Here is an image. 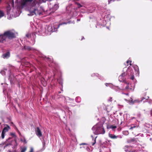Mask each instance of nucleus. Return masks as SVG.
Listing matches in <instances>:
<instances>
[{
  "instance_id": "obj_1",
  "label": "nucleus",
  "mask_w": 152,
  "mask_h": 152,
  "mask_svg": "<svg viewBox=\"0 0 152 152\" xmlns=\"http://www.w3.org/2000/svg\"><path fill=\"white\" fill-rule=\"evenodd\" d=\"M44 0H22L21 2V6L23 7L25 6L30 5L32 7L29 10V16L40 15L41 14V11L39 9V5L40 3Z\"/></svg>"
},
{
  "instance_id": "obj_2",
  "label": "nucleus",
  "mask_w": 152,
  "mask_h": 152,
  "mask_svg": "<svg viewBox=\"0 0 152 152\" xmlns=\"http://www.w3.org/2000/svg\"><path fill=\"white\" fill-rule=\"evenodd\" d=\"M15 33L11 30H9L5 31L3 34L0 35V43H4L7 41V39H11L15 38Z\"/></svg>"
},
{
  "instance_id": "obj_3",
  "label": "nucleus",
  "mask_w": 152,
  "mask_h": 152,
  "mask_svg": "<svg viewBox=\"0 0 152 152\" xmlns=\"http://www.w3.org/2000/svg\"><path fill=\"white\" fill-rule=\"evenodd\" d=\"M127 74L129 75V70H127L126 72H123L118 77V79L120 81L124 82L125 81V77Z\"/></svg>"
},
{
  "instance_id": "obj_4",
  "label": "nucleus",
  "mask_w": 152,
  "mask_h": 152,
  "mask_svg": "<svg viewBox=\"0 0 152 152\" xmlns=\"http://www.w3.org/2000/svg\"><path fill=\"white\" fill-rule=\"evenodd\" d=\"M105 133L104 128L102 127H98L95 132L96 134H104Z\"/></svg>"
},
{
  "instance_id": "obj_5",
  "label": "nucleus",
  "mask_w": 152,
  "mask_h": 152,
  "mask_svg": "<svg viewBox=\"0 0 152 152\" xmlns=\"http://www.w3.org/2000/svg\"><path fill=\"white\" fill-rule=\"evenodd\" d=\"M6 126H7L4 127L1 133V137L3 139L4 137V134L5 132H8L9 130L10 129V127L9 126L7 125H6Z\"/></svg>"
},
{
  "instance_id": "obj_6",
  "label": "nucleus",
  "mask_w": 152,
  "mask_h": 152,
  "mask_svg": "<svg viewBox=\"0 0 152 152\" xmlns=\"http://www.w3.org/2000/svg\"><path fill=\"white\" fill-rule=\"evenodd\" d=\"M35 133L36 135L40 137L42 136V133L39 127H37L35 130Z\"/></svg>"
},
{
  "instance_id": "obj_7",
  "label": "nucleus",
  "mask_w": 152,
  "mask_h": 152,
  "mask_svg": "<svg viewBox=\"0 0 152 152\" xmlns=\"http://www.w3.org/2000/svg\"><path fill=\"white\" fill-rule=\"evenodd\" d=\"M32 48L29 46L24 45L23 46V48L22 49L23 50H27L28 51H30L31 50Z\"/></svg>"
},
{
  "instance_id": "obj_8",
  "label": "nucleus",
  "mask_w": 152,
  "mask_h": 152,
  "mask_svg": "<svg viewBox=\"0 0 152 152\" xmlns=\"http://www.w3.org/2000/svg\"><path fill=\"white\" fill-rule=\"evenodd\" d=\"M67 23H61L60 24H59L57 26H53V27L54 28V31H56L57 30V28H59V26L61 25H62L63 24H66Z\"/></svg>"
},
{
  "instance_id": "obj_9",
  "label": "nucleus",
  "mask_w": 152,
  "mask_h": 152,
  "mask_svg": "<svg viewBox=\"0 0 152 152\" xmlns=\"http://www.w3.org/2000/svg\"><path fill=\"white\" fill-rule=\"evenodd\" d=\"M129 74L128 75L129 76H131L130 79L132 80H133L134 78V77L133 75V71L132 70H131L129 71Z\"/></svg>"
},
{
  "instance_id": "obj_10",
  "label": "nucleus",
  "mask_w": 152,
  "mask_h": 152,
  "mask_svg": "<svg viewBox=\"0 0 152 152\" xmlns=\"http://www.w3.org/2000/svg\"><path fill=\"white\" fill-rule=\"evenodd\" d=\"M10 53L9 52H7L5 53L4 54L2 55V56L3 58H8L10 57Z\"/></svg>"
},
{
  "instance_id": "obj_11",
  "label": "nucleus",
  "mask_w": 152,
  "mask_h": 152,
  "mask_svg": "<svg viewBox=\"0 0 152 152\" xmlns=\"http://www.w3.org/2000/svg\"><path fill=\"white\" fill-rule=\"evenodd\" d=\"M109 137L111 138L112 139H117V138L118 137V136H116L115 135H113L112 134L109 133Z\"/></svg>"
},
{
  "instance_id": "obj_12",
  "label": "nucleus",
  "mask_w": 152,
  "mask_h": 152,
  "mask_svg": "<svg viewBox=\"0 0 152 152\" xmlns=\"http://www.w3.org/2000/svg\"><path fill=\"white\" fill-rule=\"evenodd\" d=\"M109 128L112 129L113 130H114V129H115L117 128V126H113V125H111L110 126Z\"/></svg>"
},
{
  "instance_id": "obj_13",
  "label": "nucleus",
  "mask_w": 152,
  "mask_h": 152,
  "mask_svg": "<svg viewBox=\"0 0 152 152\" xmlns=\"http://www.w3.org/2000/svg\"><path fill=\"white\" fill-rule=\"evenodd\" d=\"M27 149V148L26 147H24L21 149V152H25Z\"/></svg>"
},
{
  "instance_id": "obj_14",
  "label": "nucleus",
  "mask_w": 152,
  "mask_h": 152,
  "mask_svg": "<svg viewBox=\"0 0 152 152\" xmlns=\"http://www.w3.org/2000/svg\"><path fill=\"white\" fill-rule=\"evenodd\" d=\"M20 140L21 142H23L25 144L27 142L26 139L24 138L23 139H20Z\"/></svg>"
},
{
  "instance_id": "obj_15",
  "label": "nucleus",
  "mask_w": 152,
  "mask_h": 152,
  "mask_svg": "<svg viewBox=\"0 0 152 152\" xmlns=\"http://www.w3.org/2000/svg\"><path fill=\"white\" fill-rule=\"evenodd\" d=\"M4 15V13L3 12L0 10V18L3 17Z\"/></svg>"
},
{
  "instance_id": "obj_16",
  "label": "nucleus",
  "mask_w": 152,
  "mask_h": 152,
  "mask_svg": "<svg viewBox=\"0 0 152 152\" xmlns=\"http://www.w3.org/2000/svg\"><path fill=\"white\" fill-rule=\"evenodd\" d=\"M76 4H77L78 8H80L82 6V5L79 3L77 2L76 3Z\"/></svg>"
},
{
  "instance_id": "obj_17",
  "label": "nucleus",
  "mask_w": 152,
  "mask_h": 152,
  "mask_svg": "<svg viewBox=\"0 0 152 152\" xmlns=\"http://www.w3.org/2000/svg\"><path fill=\"white\" fill-rule=\"evenodd\" d=\"M26 37L27 38H30L31 37V35L30 34L28 33L26 34Z\"/></svg>"
},
{
  "instance_id": "obj_18",
  "label": "nucleus",
  "mask_w": 152,
  "mask_h": 152,
  "mask_svg": "<svg viewBox=\"0 0 152 152\" xmlns=\"http://www.w3.org/2000/svg\"><path fill=\"white\" fill-rule=\"evenodd\" d=\"M97 137V136H96L94 139V142H93L92 143V145L93 146L95 144V143H96V138Z\"/></svg>"
},
{
  "instance_id": "obj_19",
  "label": "nucleus",
  "mask_w": 152,
  "mask_h": 152,
  "mask_svg": "<svg viewBox=\"0 0 152 152\" xmlns=\"http://www.w3.org/2000/svg\"><path fill=\"white\" fill-rule=\"evenodd\" d=\"M148 97V98L147 99H146V98H144V97H142L141 98V99L140 101L141 102L142 101H143L144 99H145L146 100H147L148 98L149 97L148 96V97Z\"/></svg>"
},
{
  "instance_id": "obj_20",
  "label": "nucleus",
  "mask_w": 152,
  "mask_h": 152,
  "mask_svg": "<svg viewBox=\"0 0 152 152\" xmlns=\"http://www.w3.org/2000/svg\"><path fill=\"white\" fill-rule=\"evenodd\" d=\"M10 135L12 136L13 137H15V134L13 133H11L10 134Z\"/></svg>"
},
{
  "instance_id": "obj_21",
  "label": "nucleus",
  "mask_w": 152,
  "mask_h": 152,
  "mask_svg": "<svg viewBox=\"0 0 152 152\" xmlns=\"http://www.w3.org/2000/svg\"><path fill=\"white\" fill-rule=\"evenodd\" d=\"M130 62V66H131L132 65V64H131V63L132 62V61H129V60H128L127 61H126V63L127 64H128L129 63V62Z\"/></svg>"
},
{
  "instance_id": "obj_22",
  "label": "nucleus",
  "mask_w": 152,
  "mask_h": 152,
  "mask_svg": "<svg viewBox=\"0 0 152 152\" xmlns=\"http://www.w3.org/2000/svg\"><path fill=\"white\" fill-rule=\"evenodd\" d=\"M13 127L17 131L18 130V129L15 125H14V126H13Z\"/></svg>"
},
{
  "instance_id": "obj_23",
  "label": "nucleus",
  "mask_w": 152,
  "mask_h": 152,
  "mask_svg": "<svg viewBox=\"0 0 152 152\" xmlns=\"http://www.w3.org/2000/svg\"><path fill=\"white\" fill-rule=\"evenodd\" d=\"M13 127L17 131L18 130V129L15 125H14V126H13Z\"/></svg>"
},
{
  "instance_id": "obj_24",
  "label": "nucleus",
  "mask_w": 152,
  "mask_h": 152,
  "mask_svg": "<svg viewBox=\"0 0 152 152\" xmlns=\"http://www.w3.org/2000/svg\"><path fill=\"white\" fill-rule=\"evenodd\" d=\"M129 88V86L127 85L125 87V89L126 90H127Z\"/></svg>"
},
{
  "instance_id": "obj_25",
  "label": "nucleus",
  "mask_w": 152,
  "mask_h": 152,
  "mask_svg": "<svg viewBox=\"0 0 152 152\" xmlns=\"http://www.w3.org/2000/svg\"><path fill=\"white\" fill-rule=\"evenodd\" d=\"M10 125L11 126H13V127L14 126V125H15L14 124H13V123L12 122L11 123V124H10Z\"/></svg>"
},
{
  "instance_id": "obj_26",
  "label": "nucleus",
  "mask_w": 152,
  "mask_h": 152,
  "mask_svg": "<svg viewBox=\"0 0 152 152\" xmlns=\"http://www.w3.org/2000/svg\"><path fill=\"white\" fill-rule=\"evenodd\" d=\"M29 152H33V148H31Z\"/></svg>"
},
{
  "instance_id": "obj_27",
  "label": "nucleus",
  "mask_w": 152,
  "mask_h": 152,
  "mask_svg": "<svg viewBox=\"0 0 152 152\" xmlns=\"http://www.w3.org/2000/svg\"><path fill=\"white\" fill-rule=\"evenodd\" d=\"M136 126H134L133 127H131L130 128V129H132L133 128H135Z\"/></svg>"
},
{
  "instance_id": "obj_28",
  "label": "nucleus",
  "mask_w": 152,
  "mask_h": 152,
  "mask_svg": "<svg viewBox=\"0 0 152 152\" xmlns=\"http://www.w3.org/2000/svg\"><path fill=\"white\" fill-rule=\"evenodd\" d=\"M122 94H125V95H126L127 96H128L129 95V93H123Z\"/></svg>"
},
{
  "instance_id": "obj_29",
  "label": "nucleus",
  "mask_w": 152,
  "mask_h": 152,
  "mask_svg": "<svg viewBox=\"0 0 152 152\" xmlns=\"http://www.w3.org/2000/svg\"><path fill=\"white\" fill-rule=\"evenodd\" d=\"M17 132H18V133L19 135H21V134L20 132L19 131V130H18V131H17Z\"/></svg>"
},
{
  "instance_id": "obj_30",
  "label": "nucleus",
  "mask_w": 152,
  "mask_h": 152,
  "mask_svg": "<svg viewBox=\"0 0 152 152\" xmlns=\"http://www.w3.org/2000/svg\"><path fill=\"white\" fill-rule=\"evenodd\" d=\"M11 139V138L9 137L6 140V141H8L9 140H10Z\"/></svg>"
},
{
  "instance_id": "obj_31",
  "label": "nucleus",
  "mask_w": 152,
  "mask_h": 152,
  "mask_svg": "<svg viewBox=\"0 0 152 152\" xmlns=\"http://www.w3.org/2000/svg\"><path fill=\"white\" fill-rule=\"evenodd\" d=\"M86 144L85 143H82L80 144V145H86Z\"/></svg>"
},
{
  "instance_id": "obj_32",
  "label": "nucleus",
  "mask_w": 152,
  "mask_h": 152,
  "mask_svg": "<svg viewBox=\"0 0 152 152\" xmlns=\"http://www.w3.org/2000/svg\"><path fill=\"white\" fill-rule=\"evenodd\" d=\"M151 115H152V113L151 111Z\"/></svg>"
},
{
  "instance_id": "obj_33",
  "label": "nucleus",
  "mask_w": 152,
  "mask_h": 152,
  "mask_svg": "<svg viewBox=\"0 0 152 152\" xmlns=\"http://www.w3.org/2000/svg\"><path fill=\"white\" fill-rule=\"evenodd\" d=\"M126 132V133H128V132L127 131V132Z\"/></svg>"
},
{
  "instance_id": "obj_34",
  "label": "nucleus",
  "mask_w": 152,
  "mask_h": 152,
  "mask_svg": "<svg viewBox=\"0 0 152 152\" xmlns=\"http://www.w3.org/2000/svg\"><path fill=\"white\" fill-rule=\"evenodd\" d=\"M84 39V37H83V38L82 39H81V40H82V39Z\"/></svg>"
},
{
  "instance_id": "obj_35",
  "label": "nucleus",
  "mask_w": 152,
  "mask_h": 152,
  "mask_svg": "<svg viewBox=\"0 0 152 152\" xmlns=\"http://www.w3.org/2000/svg\"><path fill=\"white\" fill-rule=\"evenodd\" d=\"M134 102H137V100H135V101H134Z\"/></svg>"
},
{
  "instance_id": "obj_36",
  "label": "nucleus",
  "mask_w": 152,
  "mask_h": 152,
  "mask_svg": "<svg viewBox=\"0 0 152 152\" xmlns=\"http://www.w3.org/2000/svg\"><path fill=\"white\" fill-rule=\"evenodd\" d=\"M133 140V141H134V140Z\"/></svg>"
}]
</instances>
